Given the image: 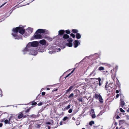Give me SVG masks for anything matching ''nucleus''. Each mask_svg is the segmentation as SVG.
Returning <instances> with one entry per match:
<instances>
[{
  "label": "nucleus",
  "mask_w": 129,
  "mask_h": 129,
  "mask_svg": "<svg viewBox=\"0 0 129 129\" xmlns=\"http://www.w3.org/2000/svg\"><path fill=\"white\" fill-rule=\"evenodd\" d=\"M90 113H94V109L92 108H91L90 110Z\"/></svg>",
  "instance_id": "f704fd0d"
},
{
  "label": "nucleus",
  "mask_w": 129,
  "mask_h": 129,
  "mask_svg": "<svg viewBox=\"0 0 129 129\" xmlns=\"http://www.w3.org/2000/svg\"><path fill=\"white\" fill-rule=\"evenodd\" d=\"M72 109H70L68 111L69 113H71L72 112Z\"/></svg>",
  "instance_id": "c03bdc74"
},
{
  "label": "nucleus",
  "mask_w": 129,
  "mask_h": 129,
  "mask_svg": "<svg viewBox=\"0 0 129 129\" xmlns=\"http://www.w3.org/2000/svg\"><path fill=\"white\" fill-rule=\"evenodd\" d=\"M69 38V35L67 34H64L63 37V38L65 39H68Z\"/></svg>",
  "instance_id": "a211bd4d"
},
{
  "label": "nucleus",
  "mask_w": 129,
  "mask_h": 129,
  "mask_svg": "<svg viewBox=\"0 0 129 129\" xmlns=\"http://www.w3.org/2000/svg\"><path fill=\"white\" fill-rule=\"evenodd\" d=\"M65 33L66 34H69L70 33V32L69 30H66L65 31Z\"/></svg>",
  "instance_id": "c756f323"
},
{
  "label": "nucleus",
  "mask_w": 129,
  "mask_h": 129,
  "mask_svg": "<svg viewBox=\"0 0 129 129\" xmlns=\"http://www.w3.org/2000/svg\"><path fill=\"white\" fill-rule=\"evenodd\" d=\"M59 51H60L61 50L60 49V48H59Z\"/></svg>",
  "instance_id": "338daca9"
},
{
  "label": "nucleus",
  "mask_w": 129,
  "mask_h": 129,
  "mask_svg": "<svg viewBox=\"0 0 129 129\" xmlns=\"http://www.w3.org/2000/svg\"><path fill=\"white\" fill-rule=\"evenodd\" d=\"M31 45L32 47H36L38 45V43L36 41L30 42Z\"/></svg>",
  "instance_id": "39448f33"
},
{
  "label": "nucleus",
  "mask_w": 129,
  "mask_h": 129,
  "mask_svg": "<svg viewBox=\"0 0 129 129\" xmlns=\"http://www.w3.org/2000/svg\"><path fill=\"white\" fill-rule=\"evenodd\" d=\"M119 94H117L116 96V98H118L119 96Z\"/></svg>",
  "instance_id": "8fccbe9b"
},
{
  "label": "nucleus",
  "mask_w": 129,
  "mask_h": 129,
  "mask_svg": "<svg viewBox=\"0 0 129 129\" xmlns=\"http://www.w3.org/2000/svg\"><path fill=\"white\" fill-rule=\"evenodd\" d=\"M76 38L78 39H80L81 37V35L80 33H77L76 35Z\"/></svg>",
  "instance_id": "dca6fc26"
},
{
  "label": "nucleus",
  "mask_w": 129,
  "mask_h": 129,
  "mask_svg": "<svg viewBox=\"0 0 129 129\" xmlns=\"http://www.w3.org/2000/svg\"><path fill=\"white\" fill-rule=\"evenodd\" d=\"M65 33V30H60L58 31V35L60 36L62 35Z\"/></svg>",
  "instance_id": "6e6552de"
},
{
  "label": "nucleus",
  "mask_w": 129,
  "mask_h": 129,
  "mask_svg": "<svg viewBox=\"0 0 129 129\" xmlns=\"http://www.w3.org/2000/svg\"><path fill=\"white\" fill-rule=\"evenodd\" d=\"M116 129H118V127H116Z\"/></svg>",
  "instance_id": "774afa93"
},
{
  "label": "nucleus",
  "mask_w": 129,
  "mask_h": 129,
  "mask_svg": "<svg viewBox=\"0 0 129 129\" xmlns=\"http://www.w3.org/2000/svg\"><path fill=\"white\" fill-rule=\"evenodd\" d=\"M42 103L40 102V103H38V106H41V105H42Z\"/></svg>",
  "instance_id": "de8ad7c7"
},
{
  "label": "nucleus",
  "mask_w": 129,
  "mask_h": 129,
  "mask_svg": "<svg viewBox=\"0 0 129 129\" xmlns=\"http://www.w3.org/2000/svg\"><path fill=\"white\" fill-rule=\"evenodd\" d=\"M62 121H61L60 122V125H62Z\"/></svg>",
  "instance_id": "bf43d9fd"
},
{
  "label": "nucleus",
  "mask_w": 129,
  "mask_h": 129,
  "mask_svg": "<svg viewBox=\"0 0 129 129\" xmlns=\"http://www.w3.org/2000/svg\"><path fill=\"white\" fill-rule=\"evenodd\" d=\"M116 79H117V80L116 83V85H117L119 88H120L121 84H120V83L119 80H118L117 78H116Z\"/></svg>",
  "instance_id": "9d476101"
},
{
  "label": "nucleus",
  "mask_w": 129,
  "mask_h": 129,
  "mask_svg": "<svg viewBox=\"0 0 129 129\" xmlns=\"http://www.w3.org/2000/svg\"><path fill=\"white\" fill-rule=\"evenodd\" d=\"M10 118L9 120L7 119L5 120L4 121V122L5 124H9L10 123Z\"/></svg>",
  "instance_id": "f3484780"
},
{
  "label": "nucleus",
  "mask_w": 129,
  "mask_h": 129,
  "mask_svg": "<svg viewBox=\"0 0 129 129\" xmlns=\"http://www.w3.org/2000/svg\"><path fill=\"white\" fill-rule=\"evenodd\" d=\"M23 113H20L18 117V119H19L22 117H23V118H25V117H28L29 116V115H23Z\"/></svg>",
  "instance_id": "7ed1b4c3"
},
{
  "label": "nucleus",
  "mask_w": 129,
  "mask_h": 129,
  "mask_svg": "<svg viewBox=\"0 0 129 129\" xmlns=\"http://www.w3.org/2000/svg\"><path fill=\"white\" fill-rule=\"evenodd\" d=\"M98 100L101 103H103V99L101 95H99Z\"/></svg>",
  "instance_id": "4468645a"
},
{
  "label": "nucleus",
  "mask_w": 129,
  "mask_h": 129,
  "mask_svg": "<svg viewBox=\"0 0 129 129\" xmlns=\"http://www.w3.org/2000/svg\"><path fill=\"white\" fill-rule=\"evenodd\" d=\"M51 124V123L50 122H46L45 124V125H50Z\"/></svg>",
  "instance_id": "4c0bfd02"
},
{
  "label": "nucleus",
  "mask_w": 129,
  "mask_h": 129,
  "mask_svg": "<svg viewBox=\"0 0 129 129\" xmlns=\"http://www.w3.org/2000/svg\"><path fill=\"white\" fill-rule=\"evenodd\" d=\"M111 85V84H109V85H107V84H106L105 86V89L108 90V89H110V88H111V87H110V85Z\"/></svg>",
  "instance_id": "2eb2a0df"
},
{
  "label": "nucleus",
  "mask_w": 129,
  "mask_h": 129,
  "mask_svg": "<svg viewBox=\"0 0 129 129\" xmlns=\"http://www.w3.org/2000/svg\"><path fill=\"white\" fill-rule=\"evenodd\" d=\"M31 53L33 55H36L37 54V52L34 50H31Z\"/></svg>",
  "instance_id": "aec40b11"
},
{
  "label": "nucleus",
  "mask_w": 129,
  "mask_h": 129,
  "mask_svg": "<svg viewBox=\"0 0 129 129\" xmlns=\"http://www.w3.org/2000/svg\"><path fill=\"white\" fill-rule=\"evenodd\" d=\"M37 104V103L36 102H33L31 104L32 105H35Z\"/></svg>",
  "instance_id": "79ce46f5"
},
{
  "label": "nucleus",
  "mask_w": 129,
  "mask_h": 129,
  "mask_svg": "<svg viewBox=\"0 0 129 129\" xmlns=\"http://www.w3.org/2000/svg\"><path fill=\"white\" fill-rule=\"evenodd\" d=\"M99 95H101L100 94H95L94 95V98L96 99H98L99 97Z\"/></svg>",
  "instance_id": "412c9836"
},
{
  "label": "nucleus",
  "mask_w": 129,
  "mask_h": 129,
  "mask_svg": "<svg viewBox=\"0 0 129 129\" xmlns=\"http://www.w3.org/2000/svg\"><path fill=\"white\" fill-rule=\"evenodd\" d=\"M7 2H6L5 3H4V4H2L0 6V8L1 7H2L6 3H7Z\"/></svg>",
  "instance_id": "09e8293b"
},
{
  "label": "nucleus",
  "mask_w": 129,
  "mask_h": 129,
  "mask_svg": "<svg viewBox=\"0 0 129 129\" xmlns=\"http://www.w3.org/2000/svg\"><path fill=\"white\" fill-rule=\"evenodd\" d=\"M104 73L106 74V73H107L108 72V71H103Z\"/></svg>",
  "instance_id": "5fc2aeb1"
},
{
  "label": "nucleus",
  "mask_w": 129,
  "mask_h": 129,
  "mask_svg": "<svg viewBox=\"0 0 129 129\" xmlns=\"http://www.w3.org/2000/svg\"><path fill=\"white\" fill-rule=\"evenodd\" d=\"M83 113H81L79 115V116L78 117V119H80L81 117V116L82 115Z\"/></svg>",
  "instance_id": "49530a36"
},
{
  "label": "nucleus",
  "mask_w": 129,
  "mask_h": 129,
  "mask_svg": "<svg viewBox=\"0 0 129 129\" xmlns=\"http://www.w3.org/2000/svg\"><path fill=\"white\" fill-rule=\"evenodd\" d=\"M50 88H47V90H50Z\"/></svg>",
  "instance_id": "680f3d73"
},
{
  "label": "nucleus",
  "mask_w": 129,
  "mask_h": 129,
  "mask_svg": "<svg viewBox=\"0 0 129 129\" xmlns=\"http://www.w3.org/2000/svg\"><path fill=\"white\" fill-rule=\"evenodd\" d=\"M78 32V30L75 29H72V32L74 33H77Z\"/></svg>",
  "instance_id": "4be33fe9"
},
{
  "label": "nucleus",
  "mask_w": 129,
  "mask_h": 129,
  "mask_svg": "<svg viewBox=\"0 0 129 129\" xmlns=\"http://www.w3.org/2000/svg\"><path fill=\"white\" fill-rule=\"evenodd\" d=\"M114 124L116 126L117 125V122H115Z\"/></svg>",
  "instance_id": "4d7b16f0"
},
{
  "label": "nucleus",
  "mask_w": 129,
  "mask_h": 129,
  "mask_svg": "<svg viewBox=\"0 0 129 129\" xmlns=\"http://www.w3.org/2000/svg\"><path fill=\"white\" fill-rule=\"evenodd\" d=\"M70 35L73 38H74L75 37V35L73 33H71Z\"/></svg>",
  "instance_id": "72a5a7b5"
},
{
  "label": "nucleus",
  "mask_w": 129,
  "mask_h": 129,
  "mask_svg": "<svg viewBox=\"0 0 129 129\" xmlns=\"http://www.w3.org/2000/svg\"><path fill=\"white\" fill-rule=\"evenodd\" d=\"M69 120V118L67 117H65L63 119V121H65L67 120Z\"/></svg>",
  "instance_id": "c85d7f7f"
},
{
  "label": "nucleus",
  "mask_w": 129,
  "mask_h": 129,
  "mask_svg": "<svg viewBox=\"0 0 129 129\" xmlns=\"http://www.w3.org/2000/svg\"><path fill=\"white\" fill-rule=\"evenodd\" d=\"M33 39H41L42 38V36L40 34H35L33 37Z\"/></svg>",
  "instance_id": "f03ea898"
},
{
  "label": "nucleus",
  "mask_w": 129,
  "mask_h": 129,
  "mask_svg": "<svg viewBox=\"0 0 129 129\" xmlns=\"http://www.w3.org/2000/svg\"><path fill=\"white\" fill-rule=\"evenodd\" d=\"M119 118H120V117L118 115H117V116L116 117V118L117 119H118Z\"/></svg>",
  "instance_id": "603ef678"
},
{
  "label": "nucleus",
  "mask_w": 129,
  "mask_h": 129,
  "mask_svg": "<svg viewBox=\"0 0 129 129\" xmlns=\"http://www.w3.org/2000/svg\"><path fill=\"white\" fill-rule=\"evenodd\" d=\"M91 117L92 118H94L96 117V116L95 113L92 114L91 115Z\"/></svg>",
  "instance_id": "bb28decb"
},
{
  "label": "nucleus",
  "mask_w": 129,
  "mask_h": 129,
  "mask_svg": "<svg viewBox=\"0 0 129 129\" xmlns=\"http://www.w3.org/2000/svg\"><path fill=\"white\" fill-rule=\"evenodd\" d=\"M31 116L33 118H35L36 117V116L34 115H32Z\"/></svg>",
  "instance_id": "3c124183"
},
{
  "label": "nucleus",
  "mask_w": 129,
  "mask_h": 129,
  "mask_svg": "<svg viewBox=\"0 0 129 129\" xmlns=\"http://www.w3.org/2000/svg\"><path fill=\"white\" fill-rule=\"evenodd\" d=\"M74 94L73 93H71L70 95L69 96V98H70L71 97H72L73 96Z\"/></svg>",
  "instance_id": "58836bf2"
},
{
  "label": "nucleus",
  "mask_w": 129,
  "mask_h": 129,
  "mask_svg": "<svg viewBox=\"0 0 129 129\" xmlns=\"http://www.w3.org/2000/svg\"><path fill=\"white\" fill-rule=\"evenodd\" d=\"M98 70L99 71L103 70H104V68L103 67L101 66L99 68Z\"/></svg>",
  "instance_id": "5701e85b"
},
{
  "label": "nucleus",
  "mask_w": 129,
  "mask_h": 129,
  "mask_svg": "<svg viewBox=\"0 0 129 129\" xmlns=\"http://www.w3.org/2000/svg\"><path fill=\"white\" fill-rule=\"evenodd\" d=\"M120 105L123 107L125 105V102L122 99H121L120 102Z\"/></svg>",
  "instance_id": "9b49d317"
},
{
  "label": "nucleus",
  "mask_w": 129,
  "mask_h": 129,
  "mask_svg": "<svg viewBox=\"0 0 129 129\" xmlns=\"http://www.w3.org/2000/svg\"><path fill=\"white\" fill-rule=\"evenodd\" d=\"M2 126H3L2 124V123H0V127H2Z\"/></svg>",
  "instance_id": "13d9d810"
},
{
  "label": "nucleus",
  "mask_w": 129,
  "mask_h": 129,
  "mask_svg": "<svg viewBox=\"0 0 129 129\" xmlns=\"http://www.w3.org/2000/svg\"><path fill=\"white\" fill-rule=\"evenodd\" d=\"M67 109H66V107L65 108H62V110H66Z\"/></svg>",
  "instance_id": "6e6d98bb"
},
{
  "label": "nucleus",
  "mask_w": 129,
  "mask_h": 129,
  "mask_svg": "<svg viewBox=\"0 0 129 129\" xmlns=\"http://www.w3.org/2000/svg\"><path fill=\"white\" fill-rule=\"evenodd\" d=\"M46 30L43 29H38L35 32V34H38L39 33H43L45 32Z\"/></svg>",
  "instance_id": "20e7f679"
},
{
  "label": "nucleus",
  "mask_w": 129,
  "mask_h": 129,
  "mask_svg": "<svg viewBox=\"0 0 129 129\" xmlns=\"http://www.w3.org/2000/svg\"><path fill=\"white\" fill-rule=\"evenodd\" d=\"M45 94V93L44 92H43L41 94L43 96Z\"/></svg>",
  "instance_id": "a18cd8bd"
},
{
  "label": "nucleus",
  "mask_w": 129,
  "mask_h": 129,
  "mask_svg": "<svg viewBox=\"0 0 129 129\" xmlns=\"http://www.w3.org/2000/svg\"><path fill=\"white\" fill-rule=\"evenodd\" d=\"M46 126L48 127V129H50L51 127L47 125H46Z\"/></svg>",
  "instance_id": "37998d69"
},
{
  "label": "nucleus",
  "mask_w": 129,
  "mask_h": 129,
  "mask_svg": "<svg viewBox=\"0 0 129 129\" xmlns=\"http://www.w3.org/2000/svg\"><path fill=\"white\" fill-rule=\"evenodd\" d=\"M39 43L42 45H44L46 44V42L45 40L43 39L40 40L39 42Z\"/></svg>",
  "instance_id": "f8f14e48"
},
{
  "label": "nucleus",
  "mask_w": 129,
  "mask_h": 129,
  "mask_svg": "<svg viewBox=\"0 0 129 129\" xmlns=\"http://www.w3.org/2000/svg\"><path fill=\"white\" fill-rule=\"evenodd\" d=\"M95 70H93V71L91 73L90 75H94L96 74V73H95Z\"/></svg>",
  "instance_id": "7c9ffc66"
},
{
  "label": "nucleus",
  "mask_w": 129,
  "mask_h": 129,
  "mask_svg": "<svg viewBox=\"0 0 129 129\" xmlns=\"http://www.w3.org/2000/svg\"><path fill=\"white\" fill-rule=\"evenodd\" d=\"M32 47L31 45V43H29L27 45V46L25 48V49H24V51H28L29 50L28 49Z\"/></svg>",
  "instance_id": "423d86ee"
},
{
  "label": "nucleus",
  "mask_w": 129,
  "mask_h": 129,
  "mask_svg": "<svg viewBox=\"0 0 129 129\" xmlns=\"http://www.w3.org/2000/svg\"><path fill=\"white\" fill-rule=\"evenodd\" d=\"M12 31L13 32L12 35L14 37L15 39H22L21 36H19L17 35L18 33L19 32L21 34L23 35L25 32V31L23 27L19 26L14 28L13 29Z\"/></svg>",
  "instance_id": "f257e3e1"
},
{
  "label": "nucleus",
  "mask_w": 129,
  "mask_h": 129,
  "mask_svg": "<svg viewBox=\"0 0 129 129\" xmlns=\"http://www.w3.org/2000/svg\"><path fill=\"white\" fill-rule=\"evenodd\" d=\"M51 121L53 123V120H52Z\"/></svg>",
  "instance_id": "69168bd1"
},
{
  "label": "nucleus",
  "mask_w": 129,
  "mask_h": 129,
  "mask_svg": "<svg viewBox=\"0 0 129 129\" xmlns=\"http://www.w3.org/2000/svg\"><path fill=\"white\" fill-rule=\"evenodd\" d=\"M120 111L122 112H124L125 111L122 108H121L119 109Z\"/></svg>",
  "instance_id": "e433bc0d"
},
{
  "label": "nucleus",
  "mask_w": 129,
  "mask_h": 129,
  "mask_svg": "<svg viewBox=\"0 0 129 129\" xmlns=\"http://www.w3.org/2000/svg\"><path fill=\"white\" fill-rule=\"evenodd\" d=\"M35 127L37 128H39L40 127V124H36V125L35 126Z\"/></svg>",
  "instance_id": "473e14b6"
},
{
  "label": "nucleus",
  "mask_w": 129,
  "mask_h": 129,
  "mask_svg": "<svg viewBox=\"0 0 129 129\" xmlns=\"http://www.w3.org/2000/svg\"><path fill=\"white\" fill-rule=\"evenodd\" d=\"M94 122L93 121H91L89 123V124L90 126H92V124H94Z\"/></svg>",
  "instance_id": "cd10ccee"
},
{
  "label": "nucleus",
  "mask_w": 129,
  "mask_h": 129,
  "mask_svg": "<svg viewBox=\"0 0 129 129\" xmlns=\"http://www.w3.org/2000/svg\"><path fill=\"white\" fill-rule=\"evenodd\" d=\"M73 88V86H70L68 90H70V91Z\"/></svg>",
  "instance_id": "a19ab883"
},
{
  "label": "nucleus",
  "mask_w": 129,
  "mask_h": 129,
  "mask_svg": "<svg viewBox=\"0 0 129 129\" xmlns=\"http://www.w3.org/2000/svg\"><path fill=\"white\" fill-rule=\"evenodd\" d=\"M93 79H96L97 80H98L99 82V86H101L102 84L100 82L101 80V79L99 77L98 78H93Z\"/></svg>",
  "instance_id": "ddd939ff"
},
{
  "label": "nucleus",
  "mask_w": 129,
  "mask_h": 129,
  "mask_svg": "<svg viewBox=\"0 0 129 129\" xmlns=\"http://www.w3.org/2000/svg\"><path fill=\"white\" fill-rule=\"evenodd\" d=\"M74 70H73L70 73L68 74L65 77V78L66 79L67 77H69L74 71Z\"/></svg>",
  "instance_id": "b1692460"
},
{
  "label": "nucleus",
  "mask_w": 129,
  "mask_h": 129,
  "mask_svg": "<svg viewBox=\"0 0 129 129\" xmlns=\"http://www.w3.org/2000/svg\"><path fill=\"white\" fill-rule=\"evenodd\" d=\"M78 40H75L73 42V46L74 48H76L77 47L78 44Z\"/></svg>",
  "instance_id": "0eeeda50"
},
{
  "label": "nucleus",
  "mask_w": 129,
  "mask_h": 129,
  "mask_svg": "<svg viewBox=\"0 0 129 129\" xmlns=\"http://www.w3.org/2000/svg\"><path fill=\"white\" fill-rule=\"evenodd\" d=\"M112 78L113 79L114 81H115V75H111Z\"/></svg>",
  "instance_id": "a878e982"
},
{
  "label": "nucleus",
  "mask_w": 129,
  "mask_h": 129,
  "mask_svg": "<svg viewBox=\"0 0 129 129\" xmlns=\"http://www.w3.org/2000/svg\"><path fill=\"white\" fill-rule=\"evenodd\" d=\"M119 91L118 90H117L116 91V93H119Z\"/></svg>",
  "instance_id": "864d4df0"
},
{
  "label": "nucleus",
  "mask_w": 129,
  "mask_h": 129,
  "mask_svg": "<svg viewBox=\"0 0 129 129\" xmlns=\"http://www.w3.org/2000/svg\"><path fill=\"white\" fill-rule=\"evenodd\" d=\"M70 107V105H69L68 106H67L66 107V109L68 110L69 109Z\"/></svg>",
  "instance_id": "ea45409f"
},
{
  "label": "nucleus",
  "mask_w": 129,
  "mask_h": 129,
  "mask_svg": "<svg viewBox=\"0 0 129 129\" xmlns=\"http://www.w3.org/2000/svg\"><path fill=\"white\" fill-rule=\"evenodd\" d=\"M69 90V89H67V92H69V91H70V90Z\"/></svg>",
  "instance_id": "0e129e2a"
},
{
  "label": "nucleus",
  "mask_w": 129,
  "mask_h": 129,
  "mask_svg": "<svg viewBox=\"0 0 129 129\" xmlns=\"http://www.w3.org/2000/svg\"><path fill=\"white\" fill-rule=\"evenodd\" d=\"M72 119L73 120H75V118L74 117H73L72 118Z\"/></svg>",
  "instance_id": "e2e57ef3"
},
{
  "label": "nucleus",
  "mask_w": 129,
  "mask_h": 129,
  "mask_svg": "<svg viewBox=\"0 0 129 129\" xmlns=\"http://www.w3.org/2000/svg\"><path fill=\"white\" fill-rule=\"evenodd\" d=\"M68 39L67 40V41L69 42L72 43L73 41V40L71 38H68Z\"/></svg>",
  "instance_id": "393cba45"
},
{
  "label": "nucleus",
  "mask_w": 129,
  "mask_h": 129,
  "mask_svg": "<svg viewBox=\"0 0 129 129\" xmlns=\"http://www.w3.org/2000/svg\"><path fill=\"white\" fill-rule=\"evenodd\" d=\"M66 45L68 46L71 47L72 46L73 44L72 43L69 42L66 44Z\"/></svg>",
  "instance_id": "6ab92c4d"
},
{
  "label": "nucleus",
  "mask_w": 129,
  "mask_h": 129,
  "mask_svg": "<svg viewBox=\"0 0 129 129\" xmlns=\"http://www.w3.org/2000/svg\"><path fill=\"white\" fill-rule=\"evenodd\" d=\"M28 30L30 31V33H31L33 32V29L32 28H28Z\"/></svg>",
  "instance_id": "c9c22d12"
},
{
  "label": "nucleus",
  "mask_w": 129,
  "mask_h": 129,
  "mask_svg": "<svg viewBox=\"0 0 129 129\" xmlns=\"http://www.w3.org/2000/svg\"><path fill=\"white\" fill-rule=\"evenodd\" d=\"M85 98V97L80 96L77 99L79 102H84L83 101V98Z\"/></svg>",
  "instance_id": "1a4fd4ad"
},
{
  "label": "nucleus",
  "mask_w": 129,
  "mask_h": 129,
  "mask_svg": "<svg viewBox=\"0 0 129 129\" xmlns=\"http://www.w3.org/2000/svg\"><path fill=\"white\" fill-rule=\"evenodd\" d=\"M30 109H31V108H30L27 109L25 110V112L26 113L29 112V111H30Z\"/></svg>",
  "instance_id": "2f4dec72"
},
{
  "label": "nucleus",
  "mask_w": 129,
  "mask_h": 129,
  "mask_svg": "<svg viewBox=\"0 0 129 129\" xmlns=\"http://www.w3.org/2000/svg\"><path fill=\"white\" fill-rule=\"evenodd\" d=\"M102 115V113H99L98 115L97 116H99V115Z\"/></svg>",
  "instance_id": "052dcab7"
}]
</instances>
